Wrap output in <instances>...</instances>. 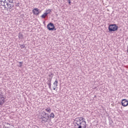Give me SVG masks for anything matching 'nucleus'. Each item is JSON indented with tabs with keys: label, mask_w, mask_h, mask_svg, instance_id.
I'll use <instances>...</instances> for the list:
<instances>
[{
	"label": "nucleus",
	"mask_w": 128,
	"mask_h": 128,
	"mask_svg": "<svg viewBox=\"0 0 128 128\" xmlns=\"http://www.w3.org/2000/svg\"><path fill=\"white\" fill-rule=\"evenodd\" d=\"M22 34L20 35L19 38H22Z\"/></svg>",
	"instance_id": "6ab92c4d"
},
{
	"label": "nucleus",
	"mask_w": 128,
	"mask_h": 128,
	"mask_svg": "<svg viewBox=\"0 0 128 128\" xmlns=\"http://www.w3.org/2000/svg\"><path fill=\"white\" fill-rule=\"evenodd\" d=\"M39 10L38 8H35L32 10V12L34 14H36V16H38L40 14Z\"/></svg>",
	"instance_id": "423d86ee"
},
{
	"label": "nucleus",
	"mask_w": 128,
	"mask_h": 128,
	"mask_svg": "<svg viewBox=\"0 0 128 128\" xmlns=\"http://www.w3.org/2000/svg\"><path fill=\"white\" fill-rule=\"evenodd\" d=\"M5 128H8V127H5Z\"/></svg>",
	"instance_id": "412c9836"
},
{
	"label": "nucleus",
	"mask_w": 128,
	"mask_h": 128,
	"mask_svg": "<svg viewBox=\"0 0 128 128\" xmlns=\"http://www.w3.org/2000/svg\"><path fill=\"white\" fill-rule=\"evenodd\" d=\"M50 12H52V10L50 9H49L46 11V12H48V14H50Z\"/></svg>",
	"instance_id": "dca6fc26"
},
{
	"label": "nucleus",
	"mask_w": 128,
	"mask_h": 128,
	"mask_svg": "<svg viewBox=\"0 0 128 128\" xmlns=\"http://www.w3.org/2000/svg\"><path fill=\"white\" fill-rule=\"evenodd\" d=\"M8 0L9 2H10V4H12V0Z\"/></svg>",
	"instance_id": "f3484780"
},
{
	"label": "nucleus",
	"mask_w": 128,
	"mask_h": 128,
	"mask_svg": "<svg viewBox=\"0 0 128 128\" xmlns=\"http://www.w3.org/2000/svg\"><path fill=\"white\" fill-rule=\"evenodd\" d=\"M58 79H56V80H55V82L54 83V86H53V89L54 90H56V87L58 86Z\"/></svg>",
	"instance_id": "0eeeda50"
},
{
	"label": "nucleus",
	"mask_w": 128,
	"mask_h": 128,
	"mask_svg": "<svg viewBox=\"0 0 128 128\" xmlns=\"http://www.w3.org/2000/svg\"><path fill=\"white\" fill-rule=\"evenodd\" d=\"M71 2H70V0H68V4H70H70H71Z\"/></svg>",
	"instance_id": "a211bd4d"
},
{
	"label": "nucleus",
	"mask_w": 128,
	"mask_h": 128,
	"mask_svg": "<svg viewBox=\"0 0 128 128\" xmlns=\"http://www.w3.org/2000/svg\"><path fill=\"white\" fill-rule=\"evenodd\" d=\"M8 7V8H10V10H12V8H14V6L12 5V4H10L8 3L6 4Z\"/></svg>",
	"instance_id": "f8f14e48"
},
{
	"label": "nucleus",
	"mask_w": 128,
	"mask_h": 128,
	"mask_svg": "<svg viewBox=\"0 0 128 128\" xmlns=\"http://www.w3.org/2000/svg\"><path fill=\"white\" fill-rule=\"evenodd\" d=\"M108 30L110 32H116L118 30V26H116V24H112L108 26Z\"/></svg>",
	"instance_id": "f03ea898"
},
{
	"label": "nucleus",
	"mask_w": 128,
	"mask_h": 128,
	"mask_svg": "<svg viewBox=\"0 0 128 128\" xmlns=\"http://www.w3.org/2000/svg\"><path fill=\"white\" fill-rule=\"evenodd\" d=\"M20 48H25L24 44H21L20 46Z\"/></svg>",
	"instance_id": "2eb2a0df"
},
{
	"label": "nucleus",
	"mask_w": 128,
	"mask_h": 128,
	"mask_svg": "<svg viewBox=\"0 0 128 128\" xmlns=\"http://www.w3.org/2000/svg\"><path fill=\"white\" fill-rule=\"evenodd\" d=\"M48 76L49 77V78H48L49 80H48V82H52V76H54V74L50 72Z\"/></svg>",
	"instance_id": "6e6552de"
},
{
	"label": "nucleus",
	"mask_w": 128,
	"mask_h": 128,
	"mask_svg": "<svg viewBox=\"0 0 128 128\" xmlns=\"http://www.w3.org/2000/svg\"><path fill=\"white\" fill-rule=\"evenodd\" d=\"M47 84H48L50 90H52V82L48 81Z\"/></svg>",
	"instance_id": "9d476101"
},
{
	"label": "nucleus",
	"mask_w": 128,
	"mask_h": 128,
	"mask_svg": "<svg viewBox=\"0 0 128 128\" xmlns=\"http://www.w3.org/2000/svg\"><path fill=\"white\" fill-rule=\"evenodd\" d=\"M7 124H9V126H10V124H8V123H7Z\"/></svg>",
	"instance_id": "aec40b11"
},
{
	"label": "nucleus",
	"mask_w": 128,
	"mask_h": 128,
	"mask_svg": "<svg viewBox=\"0 0 128 128\" xmlns=\"http://www.w3.org/2000/svg\"><path fill=\"white\" fill-rule=\"evenodd\" d=\"M43 116H42V122L43 124H46V122H48V114H46V112H42Z\"/></svg>",
	"instance_id": "7ed1b4c3"
},
{
	"label": "nucleus",
	"mask_w": 128,
	"mask_h": 128,
	"mask_svg": "<svg viewBox=\"0 0 128 128\" xmlns=\"http://www.w3.org/2000/svg\"><path fill=\"white\" fill-rule=\"evenodd\" d=\"M47 28L49 30H56V29L54 28V24L50 22L47 25Z\"/></svg>",
	"instance_id": "20e7f679"
},
{
	"label": "nucleus",
	"mask_w": 128,
	"mask_h": 128,
	"mask_svg": "<svg viewBox=\"0 0 128 128\" xmlns=\"http://www.w3.org/2000/svg\"><path fill=\"white\" fill-rule=\"evenodd\" d=\"M48 12H44L41 18H46V16H48Z\"/></svg>",
	"instance_id": "1a4fd4ad"
},
{
	"label": "nucleus",
	"mask_w": 128,
	"mask_h": 128,
	"mask_svg": "<svg viewBox=\"0 0 128 128\" xmlns=\"http://www.w3.org/2000/svg\"><path fill=\"white\" fill-rule=\"evenodd\" d=\"M45 110H46V112H52V110L50 108H46Z\"/></svg>",
	"instance_id": "ddd939ff"
},
{
	"label": "nucleus",
	"mask_w": 128,
	"mask_h": 128,
	"mask_svg": "<svg viewBox=\"0 0 128 128\" xmlns=\"http://www.w3.org/2000/svg\"><path fill=\"white\" fill-rule=\"evenodd\" d=\"M19 64H20V65H19L20 68H22V64H24V62H19Z\"/></svg>",
	"instance_id": "4468645a"
},
{
	"label": "nucleus",
	"mask_w": 128,
	"mask_h": 128,
	"mask_svg": "<svg viewBox=\"0 0 128 128\" xmlns=\"http://www.w3.org/2000/svg\"><path fill=\"white\" fill-rule=\"evenodd\" d=\"M48 118H54V113H51L50 115H48V114H47Z\"/></svg>",
	"instance_id": "9b49d317"
},
{
	"label": "nucleus",
	"mask_w": 128,
	"mask_h": 128,
	"mask_svg": "<svg viewBox=\"0 0 128 128\" xmlns=\"http://www.w3.org/2000/svg\"><path fill=\"white\" fill-rule=\"evenodd\" d=\"M122 104L123 106H128V101L126 99H123L122 101Z\"/></svg>",
	"instance_id": "39448f33"
},
{
	"label": "nucleus",
	"mask_w": 128,
	"mask_h": 128,
	"mask_svg": "<svg viewBox=\"0 0 128 128\" xmlns=\"http://www.w3.org/2000/svg\"><path fill=\"white\" fill-rule=\"evenodd\" d=\"M84 118H75V126L76 128H86V122L84 120Z\"/></svg>",
	"instance_id": "f257e3e1"
}]
</instances>
